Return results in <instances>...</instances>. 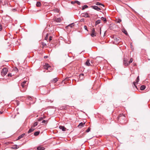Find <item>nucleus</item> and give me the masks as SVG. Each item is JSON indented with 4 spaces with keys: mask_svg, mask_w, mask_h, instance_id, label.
<instances>
[{
    "mask_svg": "<svg viewBox=\"0 0 150 150\" xmlns=\"http://www.w3.org/2000/svg\"><path fill=\"white\" fill-rule=\"evenodd\" d=\"M8 76H10V77H11L12 76V74H11V73H9L8 74V75H7Z\"/></svg>",
    "mask_w": 150,
    "mask_h": 150,
    "instance_id": "obj_41",
    "label": "nucleus"
},
{
    "mask_svg": "<svg viewBox=\"0 0 150 150\" xmlns=\"http://www.w3.org/2000/svg\"><path fill=\"white\" fill-rule=\"evenodd\" d=\"M88 7V6L87 5H84L83 6L82 8V10H83L87 8Z\"/></svg>",
    "mask_w": 150,
    "mask_h": 150,
    "instance_id": "obj_28",
    "label": "nucleus"
},
{
    "mask_svg": "<svg viewBox=\"0 0 150 150\" xmlns=\"http://www.w3.org/2000/svg\"><path fill=\"white\" fill-rule=\"evenodd\" d=\"M139 76H138L136 80V81H134L133 82V84H134V86L137 88V86H136V83H137L139 81Z\"/></svg>",
    "mask_w": 150,
    "mask_h": 150,
    "instance_id": "obj_6",
    "label": "nucleus"
},
{
    "mask_svg": "<svg viewBox=\"0 0 150 150\" xmlns=\"http://www.w3.org/2000/svg\"><path fill=\"white\" fill-rule=\"evenodd\" d=\"M83 75H84V74H81L80 75V77H81V76H83Z\"/></svg>",
    "mask_w": 150,
    "mask_h": 150,
    "instance_id": "obj_44",
    "label": "nucleus"
},
{
    "mask_svg": "<svg viewBox=\"0 0 150 150\" xmlns=\"http://www.w3.org/2000/svg\"><path fill=\"white\" fill-rule=\"evenodd\" d=\"M45 118V116H43V117H40L38 119V121H40L41 120H42L44 119Z\"/></svg>",
    "mask_w": 150,
    "mask_h": 150,
    "instance_id": "obj_20",
    "label": "nucleus"
},
{
    "mask_svg": "<svg viewBox=\"0 0 150 150\" xmlns=\"http://www.w3.org/2000/svg\"><path fill=\"white\" fill-rule=\"evenodd\" d=\"M127 60L126 59H124L123 61V64L125 66H127L129 65V64L127 61Z\"/></svg>",
    "mask_w": 150,
    "mask_h": 150,
    "instance_id": "obj_9",
    "label": "nucleus"
},
{
    "mask_svg": "<svg viewBox=\"0 0 150 150\" xmlns=\"http://www.w3.org/2000/svg\"><path fill=\"white\" fill-rule=\"evenodd\" d=\"M65 79H64V81H62V83L63 84V83H64V84H65Z\"/></svg>",
    "mask_w": 150,
    "mask_h": 150,
    "instance_id": "obj_46",
    "label": "nucleus"
},
{
    "mask_svg": "<svg viewBox=\"0 0 150 150\" xmlns=\"http://www.w3.org/2000/svg\"><path fill=\"white\" fill-rule=\"evenodd\" d=\"M123 32L126 35H127V32L126 30H125Z\"/></svg>",
    "mask_w": 150,
    "mask_h": 150,
    "instance_id": "obj_39",
    "label": "nucleus"
},
{
    "mask_svg": "<svg viewBox=\"0 0 150 150\" xmlns=\"http://www.w3.org/2000/svg\"><path fill=\"white\" fill-rule=\"evenodd\" d=\"M84 29L86 30H87V26L86 25H85L84 26Z\"/></svg>",
    "mask_w": 150,
    "mask_h": 150,
    "instance_id": "obj_43",
    "label": "nucleus"
},
{
    "mask_svg": "<svg viewBox=\"0 0 150 150\" xmlns=\"http://www.w3.org/2000/svg\"><path fill=\"white\" fill-rule=\"evenodd\" d=\"M74 25V23H72L69 24L67 26H66V30L67 32V33H69L70 32L71 30V28L73 27Z\"/></svg>",
    "mask_w": 150,
    "mask_h": 150,
    "instance_id": "obj_2",
    "label": "nucleus"
},
{
    "mask_svg": "<svg viewBox=\"0 0 150 150\" xmlns=\"http://www.w3.org/2000/svg\"><path fill=\"white\" fill-rule=\"evenodd\" d=\"M54 11L57 12H59V10L58 9H54Z\"/></svg>",
    "mask_w": 150,
    "mask_h": 150,
    "instance_id": "obj_36",
    "label": "nucleus"
},
{
    "mask_svg": "<svg viewBox=\"0 0 150 150\" xmlns=\"http://www.w3.org/2000/svg\"><path fill=\"white\" fill-rule=\"evenodd\" d=\"M13 69H14V71H16V72H18V69L16 67H15Z\"/></svg>",
    "mask_w": 150,
    "mask_h": 150,
    "instance_id": "obj_33",
    "label": "nucleus"
},
{
    "mask_svg": "<svg viewBox=\"0 0 150 150\" xmlns=\"http://www.w3.org/2000/svg\"><path fill=\"white\" fill-rule=\"evenodd\" d=\"M85 65L87 66H89L91 65L89 62V60L87 59L86 62L85 63Z\"/></svg>",
    "mask_w": 150,
    "mask_h": 150,
    "instance_id": "obj_18",
    "label": "nucleus"
},
{
    "mask_svg": "<svg viewBox=\"0 0 150 150\" xmlns=\"http://www.w3.org/2000/svg\"><path fill=\"white\" fill-rule=\"evenodd\" d=\"M133 58H131L130 59V60L129 61V62H128V63L129 64H129H130L131 63H132L133 61Z\"/></svg>",
    "mask_w": 150,
    "mask_h": 150,
    "instance_id": "obj_30",
    "label": "nucleus"
},
{
    "mask_svg": "<svg viewBox=\"0 0 150 150\" xmlns=\"http://www.w3.org/2000/svg\"><path fill=\"white\" fill-rule=\"evenodd\" d=\"M28 99L31 100L32 99V98L31 97H28Z\"/></svg>",
    "mask_w": 150,
    "mask_h": 150,
    "instance_id": "obj_45",
    "label": "nucleus"
},
{
    "mask_svg": "<svg viewBox=\"0 0 150 150\" xmlns=\"http://www.w3.org/2000/svg\"><path fill=\"white\" fill-rule=\"evenodd\" d=\"M91 7L93 9L96 10L97 11H99V10L101 9L100 8H98V7L97 6H92Z\"/></svg>",
    "mask_w": 150,
    "mask_h": 150,
    "instance_id": "obj_10",
    "label": "nucleus"
},
{
    "mask_svg": "<svg viewBox=\"0 0 150 150\" xmlns=\"http://www.w3.org/2000/svg\"><path fill=\"white\" fill-rule=\"evenodd\" d=\"M44 68L48 70L51 68V67L47 63H45V65L44 66Z\"/></svg>",
    "mask_w": 150,
    "mask_h": 150,
    "instance_id": "obj_7",
    "label": "nucleus"
},
{
    "mask_svg": "<svg viewBox=\"0 0 150 150\" xmlns=\"http://www.w3.org/2000/svg\"><path fill=\"white\" fill-rule=\"evenodd\" d=\"M38 150H44L45 149V148L41 146H39L37 147Z\"/></svg>",
    "mask_w": 150,
    "mask_h": 150,
    "instance_id": "obj_16",
    "label": "nucleus"
},
{
    "mask_svg": "<svg viewBox=\"0 0 150 150\" xmlns=\"http://www.w3.org/2000/svg\"><path fill=\"white\" fill-rule=\"evenodd\" d=\"M90 130V128L89 127L87 130H86V132H89Z\"/></svg>",
    "mask_w": 150,
    "mask_h": 150,
    "instance_id": "obj_38",
    "label": "nucleus"
},
{
    "mask_svg": "<svg viewBox=\"0 0 150 150\" xmlns=\"http://www.w3.org/2000/svg\"><path fill=\"white\" fill-rule=\"evenodd\" d=\"M8 71V69L6 68H4L1 72V75L2 76H4L5 75Z\"/></svg>",
    "mask_w": 150,
    "mask_h": 150,
    "instance_id": "obj_3",
    "label": "nucleus"
},
{
    "mask_svg": "<svg viewBox=\"0 0 150 150\" xmlns=\"http://www.w3.org/2000/svg\"><path fill=\"white\" fill-rule=\"evenodd\" d=\"M85 123L84 122V123H83L82 122L80 123L79 125H78V127L79 128H81L83 126H84V125H85Z\"/></svg>",
    "mask_w": 150,
    "mask_h": 150,
    "instance_id": "obj_13",
    "label": "nucleus"
},
{
    "mask_svg": "<svg viewBox=\"0 0 150 150\" xmlns=\"http://www.w3.org/2000/svg\"><path fill=\"white\" fill-rule=\"evenodd\" d=\"M71 3L72 4H74L75 3V1H71Z\"/></svg>",
    "mask_w": 150,
    "mask_h": 150,
    "instance_id": "obj_42",
    "label": "nucleus"
},
{
    "mask_svg": "<svg viewBox=\"0 0 150 150\" xmlns=\"http://www.w3.org/2000/svg\"><path fill=\"white\" fill-rule=\"evenodd\" d=\"M42 47L45 46L46 45V44L44 42H42Z\"/></svg>",
    "mask_w": 150,
    "mask_h": 150,
    "instance_id": "obj_32",
    "label": "nucleus"
},
{
    "mask_svg": "<svg viewBox=\"0 0 150 150\" xmlns=\"http://www.w3.org/2000/svg\"><path fill=\"white\" fill-rule=\"evenodd\" d=\"M42 123H44L45 124H46L48 123V120H43Z\"/></svg>",
    "mask_w": 150,
    "mask_h": 150,
    "instance_id": "obj_29",
    "label": "nucleus"
},
{
    "mask_svg": "<svg viewBox=\"0 0 150 150\" xmlns=\"http://www.w3.org/2000/svg\"><path fill=\"white\" fill-rule=\"evenodd\" d=\"M26 81H24L21 83L22 88H21V91L22 92H24L25 91L26 89V86L25 85Z\"/></svg>",
    "mask_w": 150,
    "mask_h": 150,
    "instance_id": "obj_1",
    "label": "nucleus"
},
{
    "mask_svg": "<svg viewBox=\"0 0 150 150\" xmlns=\"http://www.w3.org/2000/svg\"><path fill=\"white\" fill-rule=\"evenodd\" d=\"M84 14V15H83V16L85 17H89V16L88 15V14L87 13H86L85 14Z\"/></svg>",
    "mask_w": 150,
    "mask_h": 150,
    "instance_id": "obj_25",
    "label": "nucleus"
},
{
    "mask_svg": "<svg viewBox=\"0 0 150 150\" xmlns=\"http://www.w3.org/2000/svg\"><path fill=\"white\" fill-rule=\"evenodd\" d=\"M40 133V131L36 132L34 133V135H35V136H37Z\"/></svg>",
    "mask_w": 150,
    "mask_h": 150,
    "instance_id": "obj_22",
    "label": "nucleus"
},
{
    "mask_svg": "<svg viewBox=\"0 0 150 150\" xmlns=\"http://www.w3.org/2000/svg\"><path fill=\"white\" fill-rule=\"evenodd\" d=\"M75 3H76L78 5H80V3L77 1H75Z\"/></svg>",
    "mask_w": 150,
    "mask_h": 150,
    "instance_id": "obj_35",
    "label": "nucleus"
},
{
    "mask_svg": "<svg viewBox=\"0 0 150 150\" xmlns=\"http://www.w3.org/2000/svg\"><path fill=\"white\" fill-rule=\"evenodd\" d=\"M25 135V134L23 133L21 135H20L18 138V139H16V140H19L22 137H23Z\"/></svg>",
    "mask_w": 150,
    "mask_h": 150,
    "instance_id": "obj_15",
    "label": "nucleus"
},
{
    "mask_svg": "<svg viewBox=\"0 0 150 150\" xmlns=\"http://www.w3.org/2000/svg\"><path fill=\"white\" fill-rule=\"evenodd\" d=\"M121 21V20L120 19H117V22L118 23H120Z\"/></svg>",
    "mask_w": 150,
    "mask_h": 150,
    "instance_id": "obj_34",
    "label": "nucleus"
},
{
    "mask_svg": "<svg viewBox=\"0 0 150 150\" xmlns=\"http://www.w3.org/2000/svg\"><path fill=\"white\" fill-rule=\"evenodd\" d=\"M101 19L103 20L104 22H106V18H105L102 17L101 18Z\"/></svg>",
    "mask_w": 150,
    "mask_h": 150,
    "instance_id": "obj_31",
    "label": "nucleus"
},
{
    "mask_svg": "<svg viewBox=\"0 0 150 150\" xmlns=\"http://www.w3.org/2000/svg\"><path fill=\"white\" fill-rule=\"evenodd\" d=\"M91 35L93 37L96 35V33H95L94 29V28L92 30Z\"/></svg>",
    "mask_w": 150,
    "mask_h": 150,
    "instance_id": "obj_11",
    "label": "nucleus"
},
{
    "mask_svg": "<svg viewBox=\"0 0 150 150\" xmlns=\"http://www.w3.org/2000/svg\"><path fill=\"white\" fill-rule=\"evenodd\" d=\"M119 39H120V38H118V40H119Z\"/></svg>",
    "mask_w": 150,
    "mask_h": 150,
    "instance_id": "obj_51",
    "label": "nucleus"
},
{
    "mask_svg": "<svg viewBox=\"0 0 150 150\" xmlns=\"http://www.w3.org/2000/svg\"><path fill=\"white\" fill-rule=\"evenodd\" d=\"M52 37L51 36H50L49 39V42H50L52 40Z\"/></svg>",
    "mask_w": 150,
    "mask_h": 150,
    "instance_id": "obj_37",
    "label": "nucleus"
},
{
    "mask_svg": "<svg viewBox=\"0 0 150 150\" xmlns=\"http://www.w3.org/2000/svg\"><path fill=\"white\" fill-rule=\"evenodd\" d=\"M96 5H102V6H103V7H104V5L103 4H101L99 3V2H97L96 3Z\"/></svg>",
    "mask_w": 150,
    "mask_h": 150,
    "instance_id": "obj_27",
    "label": "nucleus"
},
{
    "mask_svg": "<svg viewBox=\"0 0 150 150\" xmlns=\"http://www.w3.org/2000/svg\"><path fill=\"white\" fill-rule=\"evenodd\" d=\"M58 81L57 78H54L53 80L51 81V82L52 83H54Z\"/></svg>",
    "mask_w": 150,
    "mask_h": 150,
    "instance_id": "obj_14",
    "label": "nucleus"
},
{
    "mask_svg": "<svg viewBox=\"0 0 150 150\" xmlns=\"http://www.w3.org/2000/svg\"><path fill=\"white\" fill-rule=\"evenodd\" d=\"M3 113V112L0 111V114H2Z\"/></svg>",
    "mask_w": 150,
    "mask_h": 150,
    "instance_id": "obj_48",
    "label": "nucleus"
},
{
    "mask_svg": "<svg viewBox=\"0 0 150 150\" xmlns=\"http://www.w3.org/2000/svg\"><path fill=\"white\" fill-rule=\"evenodd\" d=\"M101 21L100 20H98L95 22V25H96L100 23Z\"/></svg>",
    "mask_w": 150,
    "mask_h": 150,
    "instance_id": "obj_24",
    "label": "nucleus"
},
{
    "mask_svg": "<svg viewBox=\"0 0 150 150\" xmlns=\"http://www.w3.org/2000/svg\"><path fill=\"white\" fill-rule=\"evenodd\" d=\"M48 93H49V91L47 88L42 90V94L46 95Z\"/></svg>",
    "mask_w": 150,
    "mask_h": 150,
    "instance_id": "obj_5",
    "label": "nucleus"
},
{
    "mask_svg": "<svg viewBox=\"0 0 150 150\" xmlns=\"http://www.w3.org/2000/svg\"><path fill=\"white\" fill-rule=\"evenodd\" d=\"M41 5V3L40 2H39V1L37 2L36 4V6L37 7H40V6Z\"/></svg>",
    "mask_w": 150,
    "mask_h": 150,
    "instance_id": "obj_23",
    "label": "nucleus"
},
{
    "mask_svg": "<svg viewBox=\"0 0 150 150\" xmlns=\"http://www.w3.org/2000/svg\"><path fill=\"white\" fill-rule=\"evenodd\" d=\"M34 130V129L32 127L30 129H29L28 132V133H29L32 132Z\"/></svg>",
    "mask_w": 150,
    "mask_h": 150,
    "instance_id": "obj_19",
    "label": "nucleus"
},
{
    "mask_svg": "<svg viewBox=\"0 0 150 150\" xmlns=\"http://www.w3.org/2000/svg\"><path fill=\"white\" fill-rule=\"evenodd\" d=\"M16 110H17V111H18L19 109H18V108H16Z\"/></svg>",
    "mask_w": 150,
    "mask_h": 150,
    "instance_id": "obj_50",
    "label": "nucleus"
},
{
    "mask_svg": "<svg viewBox=\"0 0 150 150\" xmlns=\"http://www.w3.org/2000/svg\"><path fill=\"white\" fill-rule=\"evenodd\" d=\"M61 19L60 18H55L53 19L54 22H59L61 21Z\"/></svg>",
    "mask_w": 150,
    "mask_h": 150,
    "instance_id": "obj_8",
    "label": "nucleus"
},
{
    "mask_svg": "<svg viewBox=\"0 0 150 150\" xmlns=\"http://www.w3.org/2000/svg\"><path fill=\"white\" fill-rule=\"evenodd\" d=\"M136 65V64L135 63H134V66H135Z\"/></svg>",
    "mask_w": 150,
    "mask_h": 150,
    "instance_id": "obj_49",
    "label": "nucleus"
},
{
    "mask_svg": "<svg viewBox=\"0 0 150 150\" xmlns=\"http://www.w3.org/2000/svg\"><path fill=\"white\" fill-rule=\"evenodd\" d=\"M48 58V56H45L44 57V58L46 59Z\"/></svg>",
    "mask_w": 150,
    "mask_h": 150,
    "instance_id": "obj_47",
    "label": "nucleus"
},
{
    "mask_svg": "<svg viewBox=\"0 0 150 150\" xmlns=\"http://www.w3.org/2000/svg\"><path fill=\"white\" fill-rule=\"evenodd\" d=\"M19 146L17 145H14L11 148L13 149H17L19 148Z\"/></svg>",
    "mask_w": 150,
    "mask_h": 150,
    "instance_id": "obj_17",
    "label": "nucleus"
},
{
    "mask_svg": "<svg viewBox=\"0 0 150 150\" xmlns=\"http://www.w3.org/2000/svg\"><path fill=\"white\" fill-rule=\"evenodd\" d=\"M38 124V122H35L33 124V125L32 126L33 127H35Z\"/></svg>",
    "mask_w": 150,
    "mask_h": 150,
    "instance_id": "obj_26",
    "label": "nucleus"
},
{
    "mask_svg": "<svg viewBox=\"0 0 150 150\" xmlns=\"http://www.w3.org/2000/svg\"><path fill=\"white\" fill-rule=\"evenodd\" d=\"M146 88V86L144 85H142L141 86L140 89L141 90H144Z\"/></svg>",
    "mask_w": 150,
    "mask_h": 150,
    "instance_id": "obj_21",
    "label": "nucleus"
},
{
    "mask_svg": "<svg viewBox=\"0 0 150 150\" xmlns=\"http://www.w3.org/2000/svg\"><path fill=\"white\" fill-rule=\"evenodd\" d=\"M125 118V116L123 115V114H121L120 115L119 117L118 120L119 121H121L122 120Z\"/></svg>",
    "mask_w": 150,
    "mask_h": 150,
    "instance_id": "obj_4",
    "label": "nucleus"
},
{
    "mask_svg": "<svg viewBox=\"0 0 150 150\" xmlns=\"http://www.w3.org/2000/svg\"><path fill=\"white\" fill-rule=\"evenodd\" d=\"M48 35L47 34L46 36V37L45 38V40H47L48 39Z\"/></svg>",
    "mask_w": 150,
    "mask_h": 150,
    "instance_id": "obj_40",
    "label": "nucleus"
},
{
    "mask_svg": "<svg viewBox=\"0 0 150 150\" xmlns=\"http://www.w3.org/2000/svg\"><path fill=\"white\" fill-rule=\"evenodd\" d=\"M59 128L61 129L63 131H66V128L64 126L60 125L59 126Z\"/></svg>",
    "mask_w": 150,
    "mask_h": 150,
    "instance_id": "obj_12",
    "label": "nucleus"
}]
</instances>
